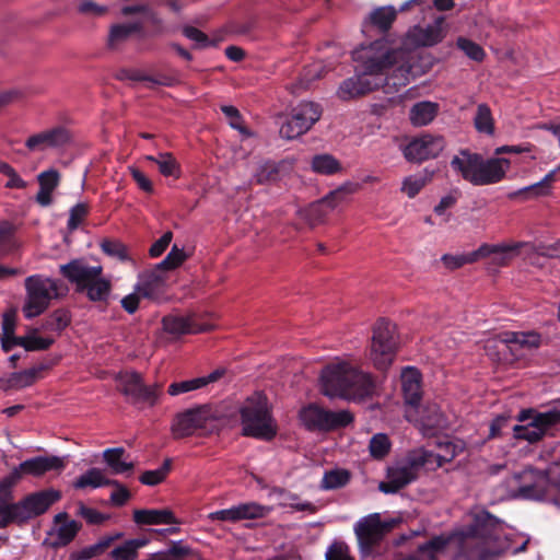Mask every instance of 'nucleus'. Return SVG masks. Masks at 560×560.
Wrapping results in <instances>:
<instances>
[{
  "mask_svg": "<svg viewBox=\"0 0 560 560\" xmlns=\"http://www.w3.org/2000/svg\"><path fill=\"white\" fill-rule=\"evenodd\" d=\"M352 57L360 65L361 73L340 83L336 95L341 101L362 97L380 88H384L386 93L392 88L398 91L415 75L411 65L413 52L404 48L393 49L383 39L355 49Z\"/></svg>",
  "mask_w": 560,
  "mask_h": 560,
  "instance_id": "f257e3e1",
  "label": "nucleus"
},
{
  "mask_svg": "<svg viewBox=\"0 0 560 560\" xmlns=\"http://www.w3.org/2000/svg\"><path fill=\"white\" fill-rule=\"evenodd\" d=\"M322 393L330 398L363 399L374 392L372 376L349 361L338 360L320 373Z\"/></svg>",
  "mask_w": 560,
  "mask_h": 560,
  "instance_id": "f03ea898",
  "label": "nucleus"
},
{
  "mask_svg": "<svg viewBox=\"0 0 560 560\" xmlns=\"http://www.w3.org/2000/svg\"><path fill=\"white\" fill-rule=\"evenodd\" d=\"M503 523L488 511L480 510L474 515L470 534L464 537L459 553L466 560H495L500 553L498 541Z\"/></svg>",
  "mask_w": 560,
  "mask_h": 560,
  "instance_id": "7ed1b4c3",
  "label": "nucleus"
},
{
  "mask_svg": "<svg viewBox=\"0 0 560 560\" xmlns=\"http://www.w3.org/2000/svg\"><path fill=\"white\" fill-rule=\"evenodd\" d=\"M452 170L474 186H487L501 182L510 168L504 158L483 159L478 153L460 150L451 161Z\"/></svg>",
  "mask_w": 560,
  "mask_h": 560,
  "instance_id": "20e7f679",
  "label": "nucleus"
},
{
  "mask_svg": "<svg viewBox=\"0 0 560 560\" xmlns=\"http://www.w3.org/2000/svg\"><path fill=\"white\" fill-rule=\"evenodd\" d=\"M242 435L271 441L278 433L277 421L267 396L255 392L238 408Z\"/></svg>",
  "mask_w": 560,
  "mask_h": 560,
  "instance_id": "39448f33",
  "label": "nucleus"
},
{
  "mask_svg": "<svg viewBox=\"0 0 560 560\" xmlns=\"http://www.w3.org/2000/svg\"><path fill=\"white\" fill-rule=\"evenodd\" d=\"M224 424L222 412L210 405L187 409L178 413L172 422L175 439L198 434H211Z\"/></svg>",
  "mask_w": 560,
  "mask_h": 560,
  "instance_id": "423d86ee",
  "label": "nucleus"
},
{
  "mask_svg": "<svg viewBox=\"0 0 560 560\" xmlns=\"http://www.w3.org/2000/svg\"><path fill=\"white\" fill-rule=\"evenodd\" d=\"M25 289L26 299L22 311L26 318L43 314L48 308L50 301L58 298V282L40 275L27 277Z\"/></svg>",
  "mask_w": 560,
  "mask_h": 560,
  "instance_id": "0eeeda50",
  "label": "nucleus"
},
{
  "mask_svg": "<svg viewBox=\"0 0 560 560\" xmlns=\"http://www.w3.org/2000/svg\"><path fill=\"white\" fill-rule=\"evenodd\" d=\"M400 522V518L395 517L382 520L380 513H372L361 517L353 527L360 551L362 553H370L383 540L385 535L393 530Z\"/></svg>",
  "mask_w": 560,
  "mask_h": 560,
  "instance_id": "6e6552de",
  "label": "nucleus"
},
{
  "mask_svg": "<svg viewBox=\"0 0 560 560\" xmlns=\"http://www.w3.org/2000/svg\"><path fill=\"white\" fill-rule=\"evenodd\" d=\"M397 349L396 326L380 319L373 329L370 358L374 366L385 371L393 363Z\"/></svg>",
  "mask_w": 560,
  "mask_h": 560,
  "instance_id": "1a4fd4ad",
  "label": "nucleus"
},
{
  "mask_svg": "<svg viewBox=\"0 0 560 560\" xmlns=\"http://www.w3.org/2000/svg\"><path fill=\"white\" fill-rule=\"evenodd\" d=\"M299 417L307 430L319 432L338 430L353 421V417L348 410L331 411L316 404L302 408Z\"/></svg>",
  "mask_w": 560,
  "mask_h": 560,
  "instance_id": "9d476101",
  "label": "nucleus"
},
{
  "mask_svg": "<svg viewBox=\"0 0 560 560\" xmlns=\"http://www.w3.org/2000/svg\"><path fill=\"white\" fill-rule=\"evenodd\" d=\"M422 453L413 450L407 456L387 469L386 481L380 483L378 489L384 493H396L417 478L419 468H425Z\"/></svg>",
  "mask_w": 560,
  "mask_h": 560,
  "instance_id": "9b49d317",
  "label": "nucleus"
},
{
  "mask_svg": "<svg viewBox=\"0 0 560 560\" xmlns=\"http://www.w3.org/2000/svg\"><path fill=\"white\" fill-rule=\"evenodd\" d=\"M322 108L314 102H301L293 109L290 118L280 127V136L292 140L306 133L319 120Z\"/></svg>",
  "mask_w": 560,
  "mask_h": 560,
  "instance_id": "f8f14e48",
  "label": "nucleus"
},
{
  "mask_svg": "<svg viewBox=\"0 0 560 560\" xmlns=\"http://www.w3.org/2000/svg\"><path fill=\"white\" fill-rule=\"evenodd\" d=\"M448 32L445 16H436L432 23L410 27L405 37L404 45L410 47H433L444 40Z\"/></svg>",
  "mask_w": 560,
  "mask_h": 560,
  "instance_id": "ddd939ff",
  "label": "nucleus"
},
{
  "mask_svg": "<svg viewBox=\"0 0 560 560\" xmlns=\"http://www.w3.org/2000/svg\"><path fill=\"white\" fill-rule=\"evenodd\" d=\"M560 424V410L550 409L545 412H535L532 421L524 425L513 428L514 438L529 443H536L542 439L549 429Z\"/></svg>",
  "mask_w": 560,
  "mask_h": 560,
  "instance_id": "4468645a",
  "label": "nucleus"
},
{
  "mask_svg": "<svg viewBox=\"0 0 560 560\" xmlns=\"http://www.w3.org/2000/svg\"><path fill=\"white\" fill-rule=\"evenodd\" d=\"M445 148V140L442 136L423 133L413 138L402 149L404 158L411 163H421L435 159Z\"/></svg>",
  "mask_w": 560,
  "mask_h": 560,
  "instance_id": "2eb2a0df",
  "label": "nucleus"
},
{
  "mask_svg": "<svg viewBox=\"0 0 560 560\" xmlns=\"http://www.w3.org/2000/svg\"><path fill=\"white\" fill-rule=\"evenodd\" d=\"M520 478L518 492L523 498L535 500H551L553 488L550 486L548 468L546 471L525 469Z\"/></svg>",
  "mask_w": 560,
  "mask_h": 560,
  "instance_id": "dca6fc26",
  "label": "nucleus"
},
{
  "mask_svg": "<svg viewBox=\"0 0 560 560\" xmlns=\"http://www.w3.org/2000/svg\"><path fill=\"white\" fill-rule=\"evenodd\" d=\"M68 464L67 456H35L22 462L13 471V478L21 479L23 476L42 477L47 472L60 474Z\"/></svg>",
  "mask_w": 560,
  "mask_h": 560,
  "instance_id": "f3484780",
  "label": "nucleus"
},
{
  "mask_svg": "<svg viewBox=\"0 0 560 560\" xmlns=\"http://www.w3.org/2000/svg\"><path fill=\"white\" fill-rule=\"evenodd\" d=\"M120 390L133 404L153 406L160 395V386H147L140 374L126 373L120 376Z\"/></svg>",
  "mask_w": 560,
  "mask_h": 560,
  "instance_id": "a211bd4d",
  "label": "nucleus"
},
{
  "mask_svg": "<svg viewBox=\"0 0 560 560\" xmlns=\"http://www.w3.org/2000/svg\"><path fill=\"white\" fill-rule=\"evenodd\" d=\"M272 508L255 502L242 503L230 509L211 512L208 514L210 521L236 522L241 520H254L267 516Z\"/></svg>",
  "mask_w": 560,
  "mask_h": 560,
  "instance_id": "6ab92c4d",
  "label": "nucleus"
},
{
  "mask_svg": "<svg viewBox=\"0 0 560 560\" xmlns=\"http://www.w3.org/2000/svg\"><path fill=\"white\" fill-rule=\"evenodd\" d=\"M167 289V276L156 266L139 275L136 290L142 298L161 302Z\"/></svg>",
  "mask_w": 560,
  "mask_h": 560,
  "instance_id": "aec40b11",
  "label": "nucleus"
},
{
  "mask_svg": "<svg viewBox=\"0 0 560 560\" xmlns=\"http://www.w3.org/2000/svg\"><path fill=\"white\" fill-rule=\"evenodd\" d=\"M103 268L101 265L91 266L82 258L73 259L60 266V273L71 283L75 284L78 292L84 289L94 278L101 276Z\"/></svg>",
  "mask_w": 560,
  "mask_h": 560,
  "instance_id": "412c9836",
  "label": "nucleus"
},
{
  "mask_svg": "<svg viewBox=\"0 0 560 560\" xmlns=\"http://www.w3.org/2000/svg\"><path fill=\"white\" fill-rule=\"evenodd\" d=\"M405 417L409 422L421 427L424 430L431 431L442 429L445 424V419L436 404H420L412 408H406Z\"/></svg>",
  "mask_w": 560,
  "mask_h": 560,
  "instance_id": "4be33fe9",
  "label": "nucleus"
},
{
  "mask_svg": "<svg viewBox=\"0 0 560 560\" xmlns=\"http://www.w3.org/2000/svg\"><path fill=\"white\" fill-rule=\"evenodd\" d=\"M71 135L65 127H56L27 138L25 145L31 151H44L48 148H61L68 144Z\"/></svg>",
  "mask_w": 560,
  "mask_h": 560,
  "instance_id": "5701e85b",
  "label": "nucleus"
},
{
  "mask_svg": "<svg viewBox=\"0 0 560 560\" xmlns=\"http://www.w3.org/2000/svg\"><path fill=\"white\" fill-rule=\"evenodd\" d=\"M61 493L49 489L32 493L21 501L25 520L28 521L45 513L55 502L59 501Z\"/></svg>",
  "mask_w": 560,
  "mask_h": 560,
  "instance_id": "b1692460",
  "label": "nucleus"
},
{
  "mask_svg": "<svg viewBox=\"0 0 560 560\" xmlns=\"http://www.w3.org/2000/svg\"><path fill=\"white\" fill-rule=\"evenodd\" d=\"M143 34V24L140 21L124 22L110 25L107 35V47L110 50H119L133 36Z\"/></svg>",
  "mask_w": 560,
  "mask_h": 560,
  "instance_id": "393cba45",
  "label": "nucleus"
},
{
  "mask_svg": "<svg viewBox=\"0 0 560 560\" xmlns=\"http://www.w3.org/2000/svg\"><path fill=\"white\" fill-rule=\"evenodd\" d=\"M54 522L56 527L49 533L52 537L51 545L54 547H63L70 544L81 529V524L74 520H68L66 512L55 515Z\"/></svg>",
  "mask_w": 560,
  "mask_h": 560,
  "instance_id": "a878e982",
  "label": "nucleus"
},
{
  "mask_svg": "<svg viewBox=\"0 0 560 560\" xmlns=\"http://www.w3.org/2000/svg\"><path fill=\"white\" fill-rule=\"evenodd\" d=\"M522 243L512 244H482L478 248L479 259L490 257L491 264L506 266L517 256Z\"/></svg>",
  "mask_w": 560,
  "mask_h": 560,
  "instance_id": "bb28decb",
  "label": "nucleus"
},
{
  "mask_svg": "<svg viewBox=\"0 0 560 560\" xmlns=\"http://www.w3.org/2000/svg\"><path fill=\"white\" fill-rule=\"evenodd\" d=\"M401 390L406 408H412L421 400V375L415 368H406L401 372Z\"/></svg>",
  "mask_w": 560,
  "mask_h": 560,
  "instance_id": "cd10ccee",
  "label": "nucleus"
},
{
  "mask_svg": "<svg viewBox=\"0 0 560 560\" xmlns=\"http://www.w3.org/2000/svg\"><path fill=\"white\" fill-rule=\"evenodd\" d=\"M196 316L194 314L183 315H168L162 320L163 328L166 332L172 335L197 334L205 331V326L196 324Z\"/></svg>",
  "mask_w": 560,
  "mask_h": 560,
  "instance_id": "c85d7f7f",
  "label": "nucleus"
},
{
  "mask_svg": "<svg viewBox=\"0 0 560 560\" xmlns=\"http://www.w3.org/2000/svg\"><path fill=\"white\" fill-rule=\"evenodd\" d=\"M440 451L434 453L432 451H428L425 448H418L423 458L425 460V469L433 470L445 463L451 462L457 455V446L452 442H445L439 444Z\"/></svg>",
  "mask_w": 560,
  "mask_h": 560,
  "instance_id": "c756f323",
  "label": "nucleus"
},
{
  "mask_svg": "<svg viewBox=\"0 0 560 560\" xmlns=\"http://www.w3.org/2000/svg\"><path fill=\"white\" fill-rule=\"evenodd\" d=\"M502 343L511 350L514 348L536 349L540 346L541 337L535 331H504L499 336Z\"/></svg>",
  "mask_w": 560,
  "mask_h": 560,
  "instance_id": "7c9ffc66",
  "label": "nucleus"
},
{
  "mask_svg": "<svg viewBox=\"0 0 560 560\" xmlns=\"http://www.w3.org/2000/svg\"><path fill=\"white\" fill-rule=\"evenodd\" d=\"M133 522L140 525H178L180 522L176 518L174 513L168 509L162 510H135Z\"/></svg>",
  "mask_w": 560,
  "mask_h": 560,
  "instance_id": "2f4dec72",
  "label": "nucleus"
},
{
  "mask_svg": "<svg viewBox=\"0 0 560 560\" xmlns=\"http://www.w3.org/2000/svg\"><path fill=\"white\" fill-rule=\"evenodd\" d=\"M223 374L224 370H215L206 376L172 383L168 386L167 393L171 396H177L184 393L196 390L207 386L210 383L217 382Z\"/></svg>",
  "mask_w": 560,
  "mask_h": 560,
  "instance_id": "473e14b6",
  "label": "nucleus"
},
{
  "mask_svg": "<svg viewBox=\"0 0 560 560\" xmlns=\"http://www.w3.org/2000/svg\"><path fill=\"white\" fill-rule=\"evenodd\" d=\"M556 173L557 170L549 172L540 182L511 192L509 198L514 199L523 197V199H530L549 195L551 191V183L555 179Z\"/></svg>",
  "mask_w": 560,
  "mask_h": 560,
  "instance_id": "72a5a7b5",
  "label": "nucleus"
},
{
  "mask_svg": "<svg viewBox=\"0 0 560 560\" xmlns=\"http://www.w3.org/2000/svg\"><path fill=\"white\" fill-rule=\"evenodd\" d=\"M439 106L436 103L423 101L416 103L409 113L413 126L422 127L429 125L436 116Z\"/></svg>",
  "mask_w": 560,
  "mask_h": 560,
  "instance_id": "f704fd0d",
  "label": "nucleus"
},
{
  "mask_svg": "<svg viewBox=\"0 0 560 560\" xmlns=\"http://www.w3.org/2000/svg\"><path fill=\"white\" fill-rule=\"evenodd\" d=\"M110 485H118V481L106 478L104 472L98 468L88 469L73 481V488L75 489H85L88 487L96 489Z\"/></svg>",
  "mask_w": 560,
  "mask_h": 560,
  "instance_id": "c9c22d12",
  "label": "nucleus"
},
{
  "mask_svg": "<svg viewBox=\"0 0 560 560\" xmlns=\"http://www.w3.org/2000/svg\"><path fill=\"white\" fill-rule=\"evenodd\" d=\"M270 495H276L279 499V505L282 508H291L294 511L308 512L311 514L316 511L313 503L307 501L302 502L298 494L285 491L282 488H273L270 491Z\"/></svg>",
  "mask_w": 560,
  "mask_h": 560,
  "instance_id": "e433bc0d",
  "label": "nucleus"
},
{
  "mask_svg": "<svg viewBox=\"0 0 560 560\" xmlns=\"http://www.w3.org/2000/svg\"><path fill=\"white\" fill-rule=\"evenodd\" d=\"M126 451L124 447L106 448L103 452V459L115 475L131 471L133 464L125 458Z\"/></svg>",
  "mask_w": 560,
  "mask_h": 560,
  "instance_id": "4c0bfd02",
  "label": "nucleus"
},
{
  "mask_svg": "<svg viewBox=\"0 0 560 560\" xmlns=\"http://www.w3.org/2000/svg\"><path fill=\"white\" fill-rule=\"evenodd\" d=\"M112 290L110 281L102 275L89 282L80 292H84L92 302H106Z\"/></svg>",
  "mask_w": 560,
  "mask_h": 560,
  "instance_id": "58836bf2",
  "label": "nucleus"
},
{
  "mask_svg": "<svg viewBox=\"0 0 560 560\" xmlns=\"http://www.w3.org/2000/svg\"><path fill=\"white\" fill-rule=\"evenodd\" d=\"M330 210L324 202L323 198L315 201L303 209L298 210L299 217L307 222L310 225L315 226L324 222L325 218L329 214Z\"/></svg>",
  "mask_w": 560,
  "mask_h": 560,
  "instance_id": "ea45409f",
  "label": "nucleus"
},
{
  "mask_svg": "<svg viewBox=\"0 0 560 560\" xmlns=\"http://www.w3.org/2000/svg\"><path fill=\"white\" fill-rule=\"evenodd\" d=\"M144 159L155 163L163 176H171L174 178H178L180 176V166L173 154L168 152L159 153L156 156L147 155Z\"/></svg>",
  "mask_w": 560,
  "mask_h": 560,
  "instance_id": "a19ab883",
  "label": "nucleus"
},
{
  "mask_svg": "<svg viewBox=\"0 0 560 560\" xmlns=\"http://www.w3.org/2000/svg\"><path fill=\"white\" fill-rule=\"evenodd\" d=\"M351 474L343 468H335L324 472L320 481V489L335 490L342 488L349 483Z\"/></svg>",
  "mask_w": 560,
  "mask_h": 560,
  "instance_id": "79ce46f5",
  "label": "nucleus"
},
{
  "mask_svg": "<svg viewBox=\"0 0 560 560\" xmlns=\"http://www.w3.org/2000/svg\"><path fill=\"white\" fill-rule=\"evenodd\" d=\"M397 10L393 5L381 7L370 14L371 23L381 32H387L397 16Z\"/></svg>",
  "mask_w": 560,
  "mask_h": 560,
  "instance_id": "37998d69",
  "label": "nucleus"
},
{
  "mask_svg": "<svg viewBox=\"0 0 560 560\" xmlns=\"http://www.w3.org/2000/svg\"><path fill=\"white\" fill-rule=\"evenodd\" d=\"M148 544L147 539H129L115 547L110 551L114 560H133L138 556V550Z\"/></svg>",
  "mask_w": 560,
  "mask_h": 560,
  "instance_id": "c03bdc74",
  "label": "nucleus"
},
{
  "mask_svg": "<svg viewBox=\"0 0 560 560\" xmlns=\"http://www.w3.org/2000/svg\"><path fill=\"white\" fill-rule=\"evenodd\" d=\"M280 178V163L266 161L258 165L254 174V180L259 185L277 182Z\"/></svg>",
  "mask_w": 560,
  "mask_h": 560,
  "instance_id": "a18cd8bd",
  "label": "nucleus"
},
{
  "mask_svg": "<svg viewBox=\"0 0 560 560\" xmlns=\"http://www.w3.org/2000/svg\"><path fill=\"white\" fill-rule=\"evenodd\" d=\"M25 521L21 501L0 504V528L7 527L10 523H23Z\"/></svg>",
  "mask_w": 560,
  "mask_h": 560,
  "instance_id": "49530a36",
  "label": "nucleus"
},
{
  "mask_svg": "<svg viewBox=\"0 0 560 560\" xmlns=\"http://www.w3.org/2000/svg\"><path fill=\"white\" fill-rule=\"evenodd\" d=\"M475 128L482 133L493 135L494 122L491 109L487 104H479L474 118Z\"/></svg>",
  "mask_w": 560,
  "mask_h": 560,
  "instance_id": "de8ad7c7",
  "label": "nucleus"
},
{
  "mask_svg": "<svg viewBox=\"0 0 560 560\" xmlns=\"http://www.w3.org/2000/svg\"><path fill=\"white\" fill-rule=\"evenodd\" d=\"M16 342L26 351H40L48 349L54 343V339L38 336L36 331H33L26 336L19 337Z\"/></svg>",
  "mask_w": 560,
  "mask_h": 560,
  "instance_id": "09e8293b",
  "label": "nucleus"
},
{
  "mask_svg": "<svg viewBox=\"0 0 560 560\" xmlns=\"http://www.w3.org/2000/svg\"><path fill=\"white\" fill-rule=\"evenodd\" d=\"M314 172L325 175H331L340 171V163L330 154H318L312 160Z\"/></svg>",
  "mask_w": 560,
  "mask_h": 560,
  "instance_id": "8fccbe9b",
  "label": "nucleus"
},
{
  "mask_svg": "<svg viewBox=\"0 0 560 560\" xmlns=\"http://www.w3.org/2000/svg\"><path fill=\"white\" fill-rule=\"evenodd\" d=\"M443 265L450 269L455 270L467 264H472L479 260L478 249L467 253V254H457L451 255L445 254L441 257Z\"/></svg>",
  "mask_w": 560,
  "mask_h": 560,
  "instance_id": "3c124183",
  "label": "nucleus"
},
{
  "mask_svg": "<svg viewBox=\"0 0 560 560\" xmlns=\"http://www.w3.org/2000/svg\"><path fill=\"white\" fill-rule=\"evenodd\" d=\"M187 258L188 255L185 250L179 248L177 245H174L166 257L155 266L166 273V271L178 268Z\"/></svg>",
  "mask_w": 560,
  "mask_h": 560,
  "instance_id": "603ef678",
  "label": "nucleus"
},
{
  "mask_svg": "<svg viewBox=\"0 0 560 560\" xmlns=\"http://www.w3.org/2000/svg\"><path fill=\"white\" fill-rule=\"evenodd\" d=\"M431 179V174H416L406 177L402 182L401 190L409 197L413 198Z\"/></svg>",
  "mask_w": 560,
  "mask_h": 560,
  "instance_id": "864d4df0",
  "label": "nucleus"
},
{
  "mask_svg": "<svg viewBox=\"0 0 560 560\" xmlns=\"http://www.w3.org/2000/svg\"><path fill=\"white\" fill-rule=\"evenodd\" d=\"M42 370V366H37L13 373L10 377L11 385L16 388L28 387L39 377Z\"/></svg>",
  "mask_w": 560,
  "mask_h": 560,
  "instance_id": "5fc2aeb1",
  "label": "nucleus"
},
{
  "mask_svg": "<svg viewBox=\"0 0 560 560\" xmlns=\"http://www.w3.org/2000/svg\"><path fill=\"white\" fill-rule=\"evenodd\" d=\"M171 469V459H165L163 465L154 470H147L140 477L141 483L147 486H156L163 482Z\"/></svg>",
  "mask_w": 560,
  "mask_h": 560,
  "instance_id": "6e6d98bb",
  "label": "nucleus"
},
{
  "mask_svg": "<svg viewBox=\"0 0 560 560\" xmlns=\"http://www.w3.org/2000/svg\"><path fill=\"white\" fill-rule=\"evenodd\" d=\"M369 450L373 458L381 459L385 457L390 450L388 436L384 433L373 435L369 444Z\"/></svg>",
  "mask_w": 560,
  "mask_h": 560,
  "instance_id": "4d7b16f0",
  "label": "nucleus"
},
{
  "mask_svg": "<svg viewBox=\"0 0 560 560\" xmlns=\"http://www.w3.org/2000/svg\"><path fill=\"white\" fill-rule=\"evenodd\" d=\"M456 45L468 58L474 61L480 62L486 57L483 48L466 37H458Z\"/></svg>",
  "mask_w": 560,
  "mask_h": 560,
  "instance_id": "13d9d810",
  "label": "nucleus"
},
{
  "mask_svg": "<svg viewBox=\"0 0 560 560\" xmlns=\"http://www.w3.org/2000/svg\"><path fill=\"white\" fill-rule=\"evenodd\" d=\"M450 542L451 540L448 538L436 536L428 542L419 546V551L427 553L431 560H434L439 555L444 552Z\"/></svg>",
  "mask_w": 560,
  "mask_h": 560,
  "instance_id": "bf43d9fd",
  "label": "nucleus"
},
{
  "mask_svg": "<svg viewBox=\"0 0 560 560\" xmlns=\"http://www.w3.org/2000/svg\"><path fill=\"white\" fill-rule=\"evenodd\" d=\"M353 192L351 185H343L326 195L323 200L327 205L330 211L336 207L343 203L347 197Z\"/></svg>",
  "mask_w": 560,
  "mask_h": 560,
  "instance_id": "052dcab7",
  "label": "nucleus"
},
{
  "mask_svg": "<svg viewBox=\"0 0 560 560\" xmlns=\"http://www.w3.org/2000/svg\"><path fill=\"white\" fill-rule=\"evenodd\" d=\"M0 173L8 177L7 188L24 189L27 184L8 163L0 161Z\"/></svg>",
  "mask_w": 560,
  "mask_h": 560,
  "instance_id": "680f3d73",
  "label": "nucleus"
},
{
  "mask_svg": "<svg viewBox=\"0 0 560 560\" xmlns=\"http://www.w3.org/2000/svg\"><path fill=\"white\" fill-rule=\"evenodd\" d=\"M89 212V207L84 202L77 203L70 209L67 228L74 231L82 223Z\"/></svg>",
  "mask_w": 560,
  "mask_h": 560,
  "instance_id": "e2e57ef3",
  "label": "nucleus"
},
{
  "mask_svg": "<svg viewBox=\"0 0 560 560\" xmlns=\"http://www.w3.org/2000/svg\"><path fill=\"white\" fill-rule=\"evenodd\" d=\"M39 188L44 190L54 191L60 182V174L55 168H49L47 171L42 172L37 176Z\"/></svg>",
  "mask_w": 560,
  "mask_h": 560,
  "instance_id": "0e129e2a",
  "label": "nucleus"
},
{
  "mask_svg": "<svg viewBox=\"0 0 560 560\" xmlns=\"http://www.w3.org/2000/svg\"><path fill=\"white\" fill-rule=\"evenodd\" d=\"M101 247L108 256L116 257L122 261L128 259L127 247L118 241H104Z\"/></svg>",
  "mask_w": 560,
  "mask_h": 560,
  "instance_id": "69168bd1",
  "label": "nucleus"
},
{
  "mask_svg": "<svg viewBox=\"0 0 560 560\" xmlns=\"http://www.w3.org/2000/svg\"><path fill=\"white\" fill-rule=\"evenodd\" d=\"M326 560H353L349 547L343 541H335L326 551Z\"/></svg>",
  "mask_w": 560,
  "mask_h": 560,
  "instance_id": "338daca9",
  "label": "nucleus"
},
{
  "mask_svg": "<svg viewBox=\"0 0 560 560\" xmlns=\"http://www.w3.org/2000/svg\"><path fill=\"white\" fill-rule=\"evenodd\" d=\"M183 34L189 40L194 42L197 48H205L211 44L209 37L197 27L185 25L183 27Z\"/></svg>",
  "mask_w": 560,
  "mask_h": 560,
  "instance_id": "774afa93",
  "label": "nucleus"
}]
</instances>
